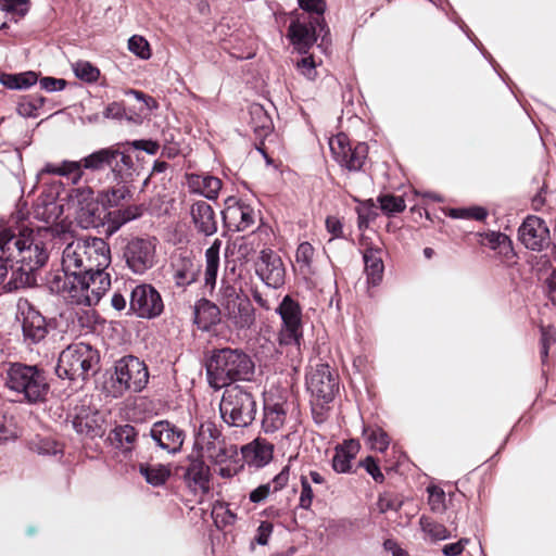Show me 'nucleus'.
<instances>
[{
	"label": "nucleus",
	"mask_w": 556,
	"mask_h": 556,
	"mask_svg": "<svg viewBox=\"0 0 556 556\" xmlns=\"http://www.w3.org/2000/svg\"><path fill=\"white\" fill-rule=\"evenodd\" d=\"M456 218H471L475 220H483L488 216V212L484 207L475 206L470 208H455L451 214Z\"/></svg>",
	"instance_id": "56"
},
{
	"label": "nucleus",
	"mask_w": 556,
	"mask_h": 556,
	"mask_svg": "<svg viewBox=\"0 0 556 556\" xmlns=\"http://www.w3.org/2000/svg\"><path fill=\"white\" fill-rule=\"evenodd\" d=\"M287 410L281 403H265L262 428L265 433H274L282 428L286 421Z\"/></svg>",
	"instance_id": "38"
},
{
	"label": "nucleus",
	"mask_w": 556,
	"mask_h": 556,
	"mask_svg": "<svg viewBox=\"0 0 556 556\" xmlns=\"http://www.w3.org/2000/svg\"><path fill=\"white\" fill-rule=\"evenodd\" d=\"M298 68L307 79H315L316 72V63L312 55L304 56L298 62Z\"/></svg>",
	"instance_id": "60"
},
{
	"label": "nucleus",
	"mask_w": 556,
	"mask_h": 556,
	"mask_svg": "<svg viewBox=\"0 0 556 556\" xmlns=\"http://www.w3.org/2000/svg\"><path fill=\"white\" fill-rule=\"evenodd\" d=\"M119 148L116 146L99 149L81 159L84 170L101 172L118 157Z\"/></svg>",
	"instance_id": "27"
},
{
	"label": "nucleus",
	"mask_w": 556,
	"mask_h": 556,
	"mask_svg": "<svg viewBox=\"0 0 556 556\" xmlns=\"http://www.w3.org/2000/svg\"><path fill=\"white\" fill-rule=\"evenodd\" d=\"M140 475L147 483L153 486H161L170 477V467L163 464L140 463L138 465Z\"/></svg>",
	"instance_id": "40"
},
{
	"label": "nucleus",
	"mask_w": 556,
	"mask_h": 556,
	"mask_svg": "<svg viewBox=\"0 0 556 556\" xmlns=\"http://www.w3.org/2000/svg\"><path fill=\"white\" fill-rule=\"evenodd\" d=\"M81 159L79 161H63L61 164L47 163L39 172L38 177L43 174H53L62 177H66L72 181L73 185H77L81 181L85 170L81 165Z\"/></svg>",
	"instance_id": "29"
},
{
	"label": "nucleus",
	"mask_w": 556,
	"mask_h": 556,
	"mask_svg": "<svg viewBox=\"0 0 556 556\" xmlns=\"http://www.w3.org/2000/svg\"><path fill=\"white\" fill-rule=\"evenodd\" d=\"M111 168L116 176L130 174L134 169L132 159L119 149L118 157L113 162Z\"/></svg>",
	"instance_id": "54"
},
{
	"label": "nucleus",
	"mask_w": 556,
	"mask_h": 556,
	"mask_svg": "<svg viewBox=\"0 0 556 556\" xmlns=\"http://www.w3.org/2000/svg\"><path fill=\"white\" fill-rule=\"evenodd\" d=\"M150 437L156 446L168 454H176L181 451L186 432L168 420H159L152 424Z\"/></svg>",
	"instance_id": "18"
},
{
	"label": "nucleus",
	"mask_w": 556,
	"mask_h": 556,
	"mask_svg": "<svg viewBox=\"0 0 556 556\" xmlns=\"http://www.w3.org/2000/svg\"><path fill=\"white\" fill-rule=\"evenodd\" d=\"M255 274L267 287L279 289L286 282L287 269L280 255L263 249L255 261Z\"/></svg>",
	"instance_id": "16"
},
{
	"label": "nucleus",
	"mask_w": 556,
	"mask_h": 556,
	"mask_svg": "<svg viewBox=\"0 0 556 556\" xmlns=\"http://www.w3.org/2000/svg\"><path fill=\"white\" fill-rule=\"evenodd\" d=\"M170 267L173 280L179 288H187L195 282L200 273V266L194 260L182 253L172 257Z\"/></svg>",
	"instance_id": "23"
},
{
	"label": "nucleus",
	"mask_w": 556,
	"mask_h": 556,
	"mask_svg": "<svg viewBox=\"0 0 556 556\" xmlns=\"http://www.w3.org/2000/svg\"><path fill=\"white\" fill-rule=\"evenodd\" d=\"M306 384L313 396L328 403L339 391V376L328 364H316L306 375Z\"/></svg>",
	"instance_id": "14"
},
{
	"label": "nucleus",
	"mask_w": 556,
	"mask_h": 556,
	"mask_svg": "<svg viewBox=\"0 0 556 556\" xmlns=\"http://www.w3.org/2000/svg\"><path fill=\"white\" fill-rule=\"evenodd\" d=\"M138 438L137 429L132 425L125 424L112 429L108 439L115 450L119 451L124 456H128L136 448Z\"/></svg>",
	"instance_id": "26"
},
{
	"label": "nucleus",
	"mask_w": 556,
	"mask_h": 556,
	"mask_svg": "<svg viewBox=\"0 0 556 556\" xmlns=\"http://www.w3.org/2000/svg\"><path fill=\"white\" fill-rule=\"evenodd\" d=\"M483 242L491 249L495 250L500 247H509L510 239L505 233L498 231H490L484 235Z\"/></svg>",
	"instance_id": "58"
},
{
	"label": "nucleus",
	"mask_w": 556,
	"mask_h": 556,
	"mask_svg": "<svg viewBox=\"0 0 556 556\" xmlns=\"http://www.w3.org/2000/svg\"><path fill=\"white\" fill-rule=\"evenodd\" d=\"M103 210L100 207L98 201L76 208L77 224L84 229L98 228L103 225Z\"/></svg>",
	"instance_id": "39"
},
{
	"label": "nucleus",
	"mask_w": 556,
	"mask_h": 556,
	"mask_svg": "<svg viewBox=\"0 0 556 556\" xmlns=\"http://www.w3.org/2000/svg\"><path fill=\"white\" fill-rule=\"evenodd\" d=\"M274 526L269 521H262L256 530L254 541L260 545H266L273 533Z\"/></svg>",
	"instance_id": "62"
},
{
	"label": "nucleus",
	"mask_w": 556,
	"mask_h": 556,
	"mask_svg": "<svg viewBox=\"0 0 556 556\" xmlns=\"http://www.w3.org/2000/svg\"><path fill=\"white\" fill-rule=\"evenodd\" d=\"M190 216L198 233L211 237L217 231L216 214L211 204L203 200L193 202L190 206Z\"/></svg>",
	"instance_id": "22"
},
{
	"label": "nucleus",
	"mask_w": 556,
	"mask_h": 556,
	"mask_svg": "<svg viewBox=\"0 0 556 556\" xmlns=\"http://www.w3.org/2000/svg\"><path fill=\"white\" fill-rule=\"evenodd\" d=\"M378 201L381 210L388 214L403 212L406 207L403 198L392 194L381 195Z\"/></svg>",
	"instance_id": "51"
},
{
	"label": "nucleus",
	"mask_w": 556,
	"mask_h": 556,
	"mask_svg": "<svg viewBox=\"0 0 556 556\" xmlns=\"http://www.w3.org/2000/svg\"><path fill=\"white\" fill-rule=\"evenodd\" d=\"M72 70L77 78L89 84L97 81L100 76L99 68L88 61H76L72 64Z\"/></svg>",
	"instance_id": "48"
},
{
	"label": "nucleus",
	"mask_w": 556,
	"mask_h": 556,
	"mask_svg": "<svg viewBox=\"0 0 556 556\" xmlns=\"http://www.w3.org/2000/svg\"><path fill=\"white\" fill-rule=\"evenodd\" d=\"M315 249L309 242H302L299 244L295 253V261L300 270L304 274L313 273V257Z\"/></svg>",
	"instance_id": "47"
},
{
	"label": "nucleus",
	"mask_w": 556,
	"mask_h": 556,
	"mask_svg": "<svg viewBox=\"0 0 556 556\" xmlns=\"http://www.w3.org/2000/svg\"><path fill=\"white\" fill-rule=\"evenodd\" d=\"M298 3L304 11L299 17L312 20L313 24L319 25L320 31H325L327 28L324 17L326 2L324 0H298Z\"/></svg>",
	"instance_id": "42"
},
{
	"label": "nucleus",
	"mask_w": 556,
	"mask_h": 556,
	"mask_svg": "<svg viewBox=\"0 0 556 556\" xmlns=\"http://www.w3.org/2000/svg\"><path fill=\"white\" fill-rule=\"evenodd\" d=\"M73 428L79 434L91 435L94 433L97 425L94 419H90L88 416L77 415L72 421Z\"/></svg>",
	"instance_id": "55"
},
{
	"label": "nucleus",
	"mask_w": 556,
	"mask_h": 556,
	"mask_svg": "<svg viewBox=\"0 0 556 556\" xmlns=\"http://www.w3.org/2000/svg\"><path fill=\"white\" fill-rule=\"evenodd\" d=\"M363 258L368 282L377 286L382 280L384 270L382 251L379 248H366L363 252Z\"/></svg>",
	"instance_id": "34"
},
{
	"label": "nucleus",
	"mask_w": 556,
	"mask_h": 556,
	"mask_svg": "<svg viewBox=\"0 0 556 556\" xmlns=\"http://www.w3.org/2000/svg\"><path fill=\"white\" fill-rule=\"evenodd\" d=\"M329 148L338 165L349 172L362 170L368 157L367 143L352 142L344 132L331 137Z\"/></svg>",
	"instance_id": "10"
},
{
	"label": "nucleus",
	"mask_w": 556,
	"mask_h": 556,
	"mask_svg": "<svg viewBox=\"0 0 556 556\" xmlns=\"http://www.w3.org/2000/svg\"><path fill=\"white\" fill-rule=\"evenodd\" d=\"M210 467L203 460L201 455H190L186 466L184 479L193 491L207 492L210 489Z\"/></svg>",
	"instance_id": "24"
},
{
	"label": "nucleus",
	"mask_w": 556,
	"mask_h": 556,
	"mask_svg": "<svg viewBox=\"0 0 556 556\" xmlns=\"http://www.w3.org/2000/svg\"><path fill=\"white\" fill-rule=\"evenodd\" d=\"M273 445L258 440L242 448L243 457L248 464L261 468L267 465L273 458Z\"/></svg>",
	"instance_id": "36"
},
{
	"label": "nucleus",
	"mask_w": 556,
	"mask_h": 556,
	"mask_svg": "<svg viewBox=\"0 0 556 556\" xmlns=\"http://www.w3.org/2000/svg\"><path fill=\"white\" fill-rule=\"evenodd\" d=\"M18 250V263L34 270L40 269L48 261L49 254L43 242L35 240L30 235L22 236L14 241Z\"/></svg>",
	"instance_id": "21"
},
{
	"label": "nucleus",
	"mask_w": 556,
	"mask_h": 556,
	"mask_svg": "<svg viewBox=\"0 0 556 556\" xmlns=\"http://www.w3.org/2000/svg\"><path fill=\"white\" fill-rule=\"evenodd\" d=\"M144 210L143 204H134L110 213L106 228L108 233L113 235L125 224L140 218Z\"/></svg>",
	"instance_id": "35"
},
{
	"label": "nucleus",
	"mask_w": 556,
	"mask_h": 556,
	"mask_svg": "<svg viewBox=\"0 0 556 556\" xmlns=\"http://www.w3.org/2000/svg\"><path fill=\"white\" fill-rule=\"evenodd\" d=\"M217 301L224 308L225 316L233 329L247 331L254 326L256 320L254 306L250 299L239 294L232 285L222 281Z\"/></svg>",
	"instance_id": "6"
},
{
	"label": "nucleus",
	"mask_w": 556,
	"mask_h": 556,
	"mask_svg": "<svg viewBox=\"0 0 556 556\" xmlns=\"http://www.w3.org/2000/svg\"><path fill=\"white\" fill-rule=\"evenodd\" d=\"M83 245L79 238L68 242L62 252V269L48 280L51 292L61 295L65 301L78 306H92L99 303L111 287V278L106 271L96 273L92 277L81 275Z\"/></svg>",
	"instance_id": "1"
},
{
	"label": "nucleus",
	"mask_w": 556,
	"mask_h": 556,
	"mask_svg": "<svg viewBox=\"0 0 556 556\" xmlns=\"http://www.w3.org/2000/svg\"><path fill=\"white\" fill-rule=\"evenodd\" d=\"M72 202L76 204L77 208L80 206H86V204H90V202H94L93 191L89 187H79L73 190Z\"/></svg>",
	"instance_id": "57"
},
{
	"label": "nucleus",
	"mask_w": 556,
	"mask_h": 556,
	"mask_svg": "<svg viewBox=\"0 0 556 556\" xmlns=\"http://www.w3.org/2000/svg\"><path fill=\"white\" fill-rule=\"evenodd\" d=\"M155 238H131L123 249L127 267L136 275H143L156 263Z\"/></svg>",
	"instance_id": "11"
},
{
	"label": "nucleus",
	"mask_w": 556,
	"mask_h": 556,
	"mask_svg": "<svg viewBox=\"0 0 556 556\" xmlns=\"http://www.w3.org/2000/svg\"><path fill=\"white\" fill-rule=\"evenodd\" d=\"M223 216L238 231L249 229L254 223V212L251 206L244 203L228 205L223 212Z\"/></svg>",
	"instance_id": "30"
},
{
	"label": "nucleus",
	"mask_w": 556,
	"mask_h": 556,
	"mask_svg": "<svg viewBox=\"0 0 556 556\" xmlns=\"http://www.w3.org/2000/svg\"><path fill=\"white\" fill-rule=\"evenodd\" d=\"M43 105L41 97L26 96L17 103V113L23 117H35L38 110Z\"/></svg>",
	"instance_id": "49"
},
{
	"label": "nucleus",
	"mask_w": 556,
	"mask_h": 556,
	"mask_svg": "<svg viewBox=\"0 0 556 556\" xmlns=\"http://www.w3.org/2000/svg\"><path fill=\"white\" fill-rule=\"evenodd\" d=\"M206 375L212 388H228L237 380L250 381L254 375V363L241 350L219 349L207 361Z\"/></svg>",
	"instance_id": "2"
},
{
	"label": "nucleus",
	"mask_w": 556,
	"mask_h": 556,
	"mask_svg": "<svg viewBox=\"0 0 556 556\" xmlns=\"http://www.w3.org/2000/svg\"><path fill=\"white\" fill-rule=\"evenodd\" d=\"M194 323L202 330H210L220 319V308L215 303L202 299L198 301L193 309Z\"/></svg>",
	"instance_id": "32"
},
{
	"label": "nucleus",
	"mask_w": 556,
	"mask_h": 556,
	"mask_svg": "<svg viewBox=\"0 0 556 556\" xmlns=\"http://www.w3.org/2000/svg\"><path fill=\"white\" fill-rule=\"evenodd\" d=\"M5 387L28 404L43 402L50 386L43 369L36 365L12 363L5 372Z\"/></svg>",
	"instance_id": "3"
},
{
	"label": "nucleus",
	"mask_w": 556,
	"mask_h": 556,
	"mask_svg": "<svg viewBox=\"0 0 556 556\" xmlns=\"http://www.w3.org/2000/svg\"><path fill=\"white\" fill-rule=\"evenodd\" d=\"M238 457L229 459L227 463L218 465L219 468L217 470L218 476L225 479L232 478L238 473V471L242 468V465L237 460Z\"/></svg>",
	"instance_id": "61"
},
{
	"label": "nucleus",
	"mask_w": 556,
	"mask_h": 556,
	"mask_svg": "<svg viewBox=\"0 0 556 556\" xmlns=\"http://www.w3.org/2000/svg\"><path fill=\"white\" fill-rule=\"evenodd\" d=\"M38 76L35 72H25L20 74H3L0 81L10 89H26L35 85Z\"/></svg>",
	"instance_id": "46"
},
{
	"label": "nucleus",
	"mask_w": 556,
	"mask_h": 556,
	"mask_svg": "<svg viewBox=\"0 0 556 556\" xmlns=\"http://www.w3.org/2000/svg\"><path fill=\"white\" fill-rule=\"evenodd\" d=\"M186 180L191 193L203 195L207 200H216L223 186L219 178L207 174H187Z\"/></svg>",
	"instance_id": "25"
},
{
	"label": "nucleus",
	"mask_w": 556,
	"mask_h": 556,
	"mask_svg": "<svg viewBox=\"0 0 556 556\" xmlns=\"http://www.w3.org/2000/svg\"><path fill=\"white\" fill-rule=\"evenodd\" d=\"M132 195L130 187L125 182H118L101 192L102 202L110 206L116 207L123 201L130 200Z\"/></svg>",
	"instance_id": "43"
},
{
	"label": "nucleus",
	"mask_w": 556,
	"mask_h": 556,
	"mask_svg": "<svg viewBox=\"0 0 556 556\" xmlns=\"http://www.w3.org/2000/svg\"><path fill=\"white\" fill-rule=\"evenodd\" d=\"M419 525L422 532L432 542L443 541L451 536L450 531L444 525L434 521L430 517L421 516Z\"/></svg>",
	"instance_id": "45"
},
{
	"label": "nucleus",
	"mask_w": 556,
	"mask_h": 556,
	"mask_svg": "<svg viewBox=\"0 0 556 556\" xmlns=\"http://www.w3.org/2000/svg\"><path fill=\"white\" fill-rule=\"evenodd\" d=\"M194 447L202 453L201 456H205L215 465H222L238 457L237 446L227 443L220 430L212 421H204L200 425L194 439Z\"/></svg>",
	"instance_id": "7"
},
{
	"label": "nucleus",
	"mask_w": 556,
	"mask_h": 556,
	"mask_svg": "<svg viewBox=\"0 0 556 556\" xmlns=\"http://www.w3.org/2000/svg\"><path fill=\"white\" fill-rule=\"evenodd\" d=\"M250 126L260 137H266L273 130V121L265 109L257 103H253L249 109Z\"/></svg>",
	"instance_id": "41"
},
{
	"label": "nucleus",
	"mask_w": 556,
	"mask_h": 556,
	"mask_svg": "<svg viewBox=\"0 0 556 556\" xmlns=\"http://www.w3.org/2000/svg\"><path fill=\"white\" fill-rule=\"evenodd\" d=\"M129 307L138 317L152 319L163 313L164 303L160 292L152 285L142 283L131 291Z\"/></svg>",
	"instance_id": "15"
},
{
	"label": "nucleus",
	"mask_w": 556,
	"mask_h": 556,
	"mask_svg": "<svg viewBox=\"0 0 556 556\" xmlns=\"http://www.w3.org/2000/svg\"><path fill=\"white\" fill-rule=\"evenodd\" d=\"M518 238L527 249L540 252L549 245V229L542 218L530 215L520 225Z\"/></svg>",
	"instance_id": "19"
},
{
	"label": "nucleus",
	"mask_w": 556,
	"mask_h": 556,
	"mask_svg": "<svg viewBox=\"0 0 556 556\" xmlns=\"http://www.w3.org/2000/svg\"><path fill=\"white\" fill-rule=\"evenodd\" d=\"M220 247L222 240L215 239L205 251L204 289L210 294L213 293L217 282Z\"/></svg>",
	"instance_id": "28"
},
{
	"label": "nucleus",
	"mask_w": 556,
	"mask_h": 556,
	"mask_svg": "<svg viewBox=\"0 0 556 556\" xmlns=\"http://www.w3.org/2000/svg\"><path fill=\"white\" fill-rule=\"evenodd\" d=\"M328 29L320 31L319 25L313 24L312 20L306 17H296L289 26V37L294 48L306 53L307 50L317 40V37L326 35Z\"/></svg>",
	"instance_id": "20"
},
{
	"label": "nucleus",
	"mask_w": 556,
	"mask_h": 556,
	"mask_svg": "<svg viewBox=\"0 0 556 556\" xmlns=\"http://www.w3.org/2000/svg\"><path fill=\"white\" fill-rule=\"evenodd\" d=\"M290 476V469L288 466H285L281 471L274 477V479L265 484H261L256 489H254L250 495L249 500L252 503H261L264 501L270 493H275L283 489Z\"/></svg>",
	"instance_id": "37"
},
{
	"label": "nucleus",
	"mask_w": 556,
	"mask_h": 556,
	"mask_svg": "<svg viewBox=\"0 0 556 556\" xmlns=\"http://www.w3.org/2000/svg\"><path fill=\"white\" fill-rule=\"evenodd\" d=\"M83 245L81 275L92 277L96 273L105 271L111 264V250L109 243L98 237H80Z\"/></svg>",
	"instance_id": "12"
},
{
	"label": "nucleus",
	"mask_w": 556,
	"mask_h": 556,
	"mask_svg": "<svg viewBox=\"0 0 556 556\" xmlns=\"http://www.w3.org/2000/svg\"><path fill=\"white\" fill-rule=\"evenodd\" d=\"M367 444L371 450L383 453L390 445V438L388 433L380 427L366 426L363 429Z\"/></svg>",
	"instance_id": "44"
},
{
	"label": "nucleus",
	"mask_w": 556,
	"mask_h": 556,
	"mask_svg": "<svg viewBox=\"0 0 556 556\" xmlns=\"http://www.w3.org/2000/svg\"><path fill=\"white\" fill-rule=\"evenodd\" d=\"M468 543L469 539L463 538L457 542L445 544L442 547V553L444 556H458L464 552Z\"/></svg>",
	"instance_id": "63"
},
{
	"label": "nucleus",
	"mask_w": 556,
	"mask_h": 556,
	"mask_svg": "<svg viewBox=\"0 0 556 556\" xmlns=\"http://www.w3.org/2000/svg\"><path fill=\"white\" fill-rule=\"evenodd\" d=\"M275 311L281 319L277 337L278 343L300 349L304 331L303 313L300 303L287 294Z\"/></svg>",
	"instance_id": "8"
},
{
	"label": "nucleus",
	"mask_w": 556,
	"mask_h": 556,
	"mask_svg": "<svg viewBox=\"0 0 556 556\" xmlns=\"http://www.w3.org/2000/svg\"><path fill=\"white\" fill-rule=\"evenodd\" d=\"M11 276L3 285L4 292H13L22 288L33 287L37 282L36 270L16 262V267L11 266Z\"/></svg>",
	"instance_id": "33"
},
{
	"label": "nucleus",
	"mask_w": 556,
	"mask_h": 556,
	"mask_svg": "<svg viewBox=\"0 0 556 556\" xmlns=\"http://www.w3.org/2000/svg\"><path fill=\"white\" fill-rule=\"evenodd\" d=\"M83 245L81 275L92 277L96 273L105 271L111 264V250L109 243L98 237H80Z\"/></svg>",
	"instance_id": "13"
},
{
	"label": "nucleus",
	"mask_w": 556,
	"mask_h": 556,
	"mask_svg": "<svg viewBox=\"0 0 556 556\" xmlns=\"http://www.w3.org/2000/svg\"><path fill=\"white\" fill-rule=\"evenodd\" d=\"M18 312L22 316L24 341L29 344L42 341L48 334V324L42 314L27 300L18 302Z\"/></svg>",
	"instance_id": "17"
},
{
	"label": "nucleus",
	"mask_w": 556,
	"mask_h": 556,
	"mask_svg": "<svg viewBox=\"0 0 556 556\" xmlns=\"http://www.w3.org/2000/svg\"><path fill=\"white\" fill-rule=\"evenodd\" d=\"M301 495H300V507L308 509L312 506L314 492L308 481V477L301 476Z\"/></svg>",
	"instance_id": "59"
},
{
	"label": "nucleus",
	"mask_w": 556,
	"mask_h": 556,
	"mask_svg": "<svg viewBox=\"0 0 556 556\" xmlns=\"http://www.w3.org/2000/svg\"><path fill=\"white\" fill-rule=\"evenodd\" d=\"M362 466L366 469V471L372 477V479L376 482L383 481L384 476L381 472L378 464L371 456L366 457V459L364 462H362Z\"/></svg>",
	"instance_id": "64"
},
{
	"label": "nucleus",
	"mask_w": 556,
	"mask_h": 556,
	"mask_svg": "<svg viewBox=\"0 0 556 556\" xmlns=\"http://www.w3.org/2000/svg\"><path fill=\"white\" fill-rule=\"evenodd\" d=\"M98 363L99 353L90 344L73 343L60 353L55 374L61 379L85 380Z\"/></svg>",
	"instance_id": "4"
},
{
	"label": "nucleus",
	"mask_w": 556,
	"mask_h": 556,
	"mask_svg": "<svg viewBox=\"0 0 556 556\" xmlns=\"http://www.w3.org/2000/svg\"><path fill=\"white\" fill-rule=\"evenodd\" d=\"M112 380L114 396L122 395L126 391L140 392L149 380L148 368L138 357L124 356L116 362Z\"/></svg>",
	"instance_id": "9"
},
{
	"label": "nucleus",
	"mask_w": 556,
	"mask_h": 556,
	"mask_svg": "<svg viewBox=\"0 0 556 556\" xmlns=\"http://www.w3.org/2000/svg\"><path fill=\"white\" fill-rule=\"evenodd\" d=\"M3 13L7 16L9 13L17 16H24L29 10L27 0H0Z\"/></svg>",
	"instance_id": "53"
},
{
	"label": "nucleus",
	"mask_w": 556,
	"mask_h": 556,
	"mask_svg": "<svg viewBox=\"0 0 556 556\" xmlns=\"http://www.w3.org/2000/svg\"><path fill=\"white\" fill-rule=\"evenodd\" d=\"M428 504L430 509L434 513H443L445 510V493L437 485H429L427 488Z\"/></svg>",
	"instance_id": "50"
},
{
	"label": "nucleus",
	"mask_w": 556,
	"mask_h": 556,
	"mask_svg": "<svg viewBox=\"0 0 556 556\" xmlns=\"http://www.w3.org/2000/svg\"><path fill=\"white\" fill-rule=\"evenodd\" d=\"M359 451L356 440H346L338 445L332 458V468L338 473H348L352 469V460Z\"/></svg>",
	"instance_id": "31"
},
{
	"label": "nucleus",
	"mask_w": 556,
	"mask_h": 556,
	"mask_svg": "<svg viewBox=\"0 0 556 556\" xmlns=\"http://www.w3.org/2000/svg\"><path fill=\"white\" fill-rule=\"evenodd\" d=\"M128 49L142 60H148L151 56L149 42L141 36L135 35L128 40Z\"/></svg>",
	"instance_id": "52"
},
{
	"label": "nucleus",
	"mask_w": 556,
	"mask_h": 556,
	"mask_svg": "<svg viewBox=\"0 0 556 556\" xmlns=\"http://www.w3.org/2000/svg\"><path fill=\"white\" fill-rule=\"evenodd\" d=\"M219 412L223 420L233 427H247L255 418L256 402L253 394L241 386L225 389Z\"/></svg>",
	"instance_id": "5"
}]
</instances>
